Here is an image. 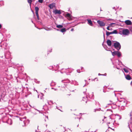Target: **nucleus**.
<instances>
[{
    "label": "nucleus",
    "instance_id": "39448f33",
    "mask_svg": "<svg viewBox=\"0 0 132 132\" xmlns=\"http://www.w3.org/2000/svg\"><path fill=\"white\" fill-rule=\"evenodd\" d=\"M53 12L54 14H60L61 13V11L60 10H58L57 9L53 11Z\"/></svg>",
    "mask_w": 132,
    "mask_h": 132
},
{
    "label": "nucleus",
    "instance_id": "0eeeda50",
    "mask_svg": "<svg viewBox=\"0 0 132 132\" xmlns=\"http://www.w3.org/2000/svg\"><path fill=\"white\" fill-rule=\"evenodd\" d=\"M125 22L126 24L127 25H130L131 24V21L130 20H126Z\"/></svg>",
    "mask_w": 132,
    "mask_h": 132
},
{
    "label": "nucleus",
    "instance_id": "aec40b11",
    "mask_svg": "<svg viewBox=\"0 0 132 132\" xmlns=\"http://www.w3.org/2000/svg\"><path fill=\"white\" fill-rule=\"evenodd\" d=\"M94 95L93 93L89 96V97L90 98H93L94 97Z\"/></svg>",
    "mask_w": 132,
    "mask_h": 132
},
{
    "label": "nucleus",
    "instance_id": "1a4fd4ad",
    "mask_svg": "<svg viewBox=\"0 0 132 132\" xmlns=\"http://www.w3.org/2000/svg\"><path fill=\"white\" fill-rule=\"evenodd\" d=\"M107 43L109 46H110L111 45L112 43L111 41L109 40H108L107 41Z\"/></svg>",
    "mask_w": 132,
    "mask_h": 132
},
{
    "label": "nucleus",
    "instance_id": "bb28decb",
    "mask_svg": "<svg viewBox=\"0 0 132 132\" xmlns=\"http://www.w3.org/2000/svg\"><path fill=\"white\" fill-rule=\"evenodd\" d=\"M124 71L126 73H128V71L127 69L125 68L123 69Z\"/></svg>",
    "mask_w": 132,
    "mask_h": 132
},
{
    "label": "nucleus",
    "instance_id": "864d4df0",
    "mask_svg": "<svg viewBox=\"0 0 132 132\" xmlns=\"http://www.w3.org/2000/svg\"><path fill=\"white\" fill-rule=\"evenodd\" d=\"M39 95H38V98H39Z\"/></svg>",
    "mask_w": 132,
    "mask_h": 132
},
{
    "label": "nucleus",
    "instance_id": "bf43d9fd",
    "mask_svg": "<svg viewBox=\"0 0 132 132\" xmlns=\"http://www.w3.org/2000/svg\"><path fill=\"white\" fill-rule=\"evenodd\" d=\"M90 80V79H89V80Z\"/></svg>",
    "mask_w": 132,
    "mask_h": 132
},
{
    "label": "nucleus",
    "instance_id": "dca6fc26",
    "mask_svg": "<svg viewBox=\"0 0 132 132\" xmlns=\"http://www.w3.org/2000/svg\"><path fill=\"white\" fill-rule=\"evenodd\" d=\"M47 102L48 104L49 105H51L52 104H53V102L51 101H47Z\"/></svg>",
    "mask_w": 132,
    "mask_h": 132
},
{
    "label": "nucleus",
    "instance_id": "412c9836",
    "mask_svg": "<svg viewBox=\"0 0 132 132\" xmlns=\"http://www.w3.org/2000/svg\"><path fill=\"white\" fill-rule=\"evenodd\" d=\"M121 53L118 51L117 55V56L118 57H119L121 56Z\"/></svg>",
    "mask_w": 132,
    "mask_h": 132
},
{
    "label": "nucleus",
    "instance_id": "8fccbe9b",
    "mask_svg": "<svg viewBox=\"0 0 132 132\" xmlns=\"http://www.w3.org/2000/svg\"><path fill=\"white\" fill-rule=\"evenodd\" d=\"M46 117L47 118V119L48 118V117L47 116Z\"/></svg>",
    "mask_w": 132,
    "mask_h": 132
},
{
    "label": "nucleus",
    "instance_id": "37998d69",
    "mask_svg": "<svg viewBox=\"0 0 132 132\" xmlns=\"http://www.w3.org/2000/svg\"><path fill=\"white\" fill-rule=\"evenodd\" d=\"M56 30L57 31H59V29H56Z\"/></svg>",
    "mask_w": 132,
    "mask_h": 132
},
{
    "label": "nucleus",
    "instance_id": "de8ad7c7",
    "mask_svg": "<svg viewBox=\"0 0 132 132\" xmlns=\"http://www.w3.org/2000/svg\"><path fill=\"white\" fill-rule=\"evenodd\" d=\"M86 85V84H85V85L83 86V87H84V86H85Z\"/></svg>",
    "mask_w": 132,
    "mask_h": 132
},
{
    "label": "nucleus",
    "instance_id": "4d7b16f0",
    "mask_svg": "<svg viewBox=\"0 0 132 132\" xmlns=\"http://www.w3.org/2000/svg\"><path fill=\"white\" fill-rule=\"evenodd\" d=\"M46 105V104H45V105Z\"/></svg>",
    "mask_w": 132,
    "mask_h": 132
},
{
    "label": "nucleus",
    "instance_id": "2eb2a0df",
    "mask_svg": "<svg viewBox=\"0 0 132 132\" xmlns=\"http://www.w3.org/2000/svg\"><path fill=\"white\" fill-rule=\"evenodd\" d=\"M106 35L107 36H109L111 34H112V32H110L108 31H106Z\"/></svg>",
    "mask_w": 132,
    "mask_h": 132
},
{
    "label": "nucleus",
    "instance_id": "2f4dec72",
    "mask_svg": "<svg viewBox=\"0 0 132 132\" xmlns=\"http://www.w3.org/2000/svg\"><path fill=\"white\" fill-rule=\"evenodd\" d=\"M40 98L41 100H43V101L44 102V101L43 100V98H44V97H43V96H42Z\"/></svg>",
    "mask_w": 132,
    "mask_h": 132
},
{
    "label": "nucleus",
    "instance_id": "4c0bfd02",
    "mask_svg": "<svg viewBox=\"0 0 132 132\" xmlns=\"http://www.w3.org/2000/svg\"><path fill=\"white\" fill-rule=\"evenodd\" d=\"M3 2L2 1H0V4H1V3H2Z\"/></svg>",
    "mask_w": 132,
    "mask_h": 132
},
{
    "label": "nucleus",
    "instance_id": "ea45409f",
    "mask_svg": "<svg viewBox=\"0 0 132 132\" xmlns=\"http://www.w3.org/2000/svg\"><path fill=\"white\" fill-rule=\"evenodd\" d=\"M110 101L111 102V103H110V104L112 103V102L111 101Z\"/></svg>",
    "mask_w": 132,
    "mask_h": 132
},
{
    "label": "nucleus",
    "instance_id": "c85d7f7f",
    "mask_svg": "<svg viewBox=\"0 0 132 132\" xmlns=\"http://www.w3.org/2000/svg\"><path fill=\"white\" fill-rule=\"evenodd\" d=\"M107 29H108V30H112V28H110V27H109V26H108L107 27Z\"/></svg>",
    "mask_w": 132,
    "mask_h": 132
},
{
    "label": "nucleus",
    "instance_id": "5fc2aeb1",
    "mask_svg": "<svg viewBox=\"0 0 132 132\" xmlns=\"http://www.w3.org/2000/svg\"><path fill=\"white\" fill-rule=\"evenodd\" d=\"M84 93H85V92H84Z\"/></svg>",
    "mask_w": 132,
    "mask_h": 132
},
{
    "label": "nucleus",
    "instance_id": "f704fd0d",
    "mask_svg": "<svg viewBox=\"0 0 132 132\" xmlns=\"http://www.w3.org/2000/svg\"><path fill=\"white\" fill-rule=\"evenodd\" d=\"M98 75H103V74H101L100 73H99L98 74Z\"/></svg>",
    "mask_w": 132,
    "mask_h": 132
},
{
    "label": "nucleus",
    "instance_id": "423d86ee",
    "mask_svg": "<svg viewBox=\"0 0 132 132\" xmlns=\"http://www.w3.org/2000/svg\"><path fill=\"white\" fill-rule=\"evenodd\" d=\"M108 120H109L110 122H108L109 124L111 123H113V122L115 121L114 120V119H112L111 118V117H108Z\"/></svg>",
    "mask_w": 132,
    "mask_h": 132
},
{
    "label": "nucleus",
    "instance_id": "72a5a7b5",
    "mask_svg": "<svg viewBox=\"0 0 132 132\" xmlns=\"http://www.w3.org/2000/svg\"><path fill=\"white\" fill-rule=\"evenodd\" d=\"M73 30H74V29H73V28H72V29H71V31H73Z\"/></svg>",
    "mask_w": 132,
    "mask_h": 132
},
{
    "label": "nucleus",
    "instance_id": "79ce46f5",
    "mask_svg": "<svg viewBox=\"0 0 132 132\" xmlns=\"http://www.w3.org/2000/svg\"><path fill=\"white\" fill-rule=\"evenodd\" d=\"M130 84L132 86V81L131 82Z\"/></svg>",
    "mask_w": 132,
    "mask_h": 132
},
{
    "label": "nucleus",
    "instance_id": "20e7f679",
    "mask_svg": "<svg viewBox=\"0 0 132 132\" xmlns=\"http://www.w3.org/2000/svg\"><path fill=\"white\" fill-rule=\"evenodd\" d=\"M48 7L51 9H53L54 8H55L56 4L54 3H52L49 4Z\"/></svg>",
    "mask_w": 132,
    "mask_h": 132
},
{
    "label": "nucleus",
    "instance_id": "a18cd8bd",
    "mask_svg": "<svg viewBox=\"0 0 132 132\" xmlns=\"http://www.w3.org/2000/svg\"><path fill=\"white\" fill-rule=\"evenodd\" d=\"M105 50L107 51H108V50L106 48Z\"/></svg>",
    "mask_w": 132,
    "mask_h": 132
},
{
    "label": "nucleus",
    "instance_id": "603ef678",
    "mask_svg": "<svg viewBox=\"0 0 132 132\" xmlns=\"http://www.w3.org/2000/svg\"><path fill=\"white\" fill-rule=\"evenodd\" d=\"M129 69V70H131V71H132L131 70V69Z\"/></svg>",
    "mask_w": 132,
    "mask_h": 132
},
{
    "label": "nucleus",
    "instance_id": "9b49d317",
    "mask_svg": "<svg viewBox=\"0 0 132 132\" xmlns=\"http://www.w3.org/2000/svg\"><path fill=\"white\" fill-rule=\"evenodd\" d=\"M111 51V53L112 54V55L113 56H114L115 55H117V53L118 52V51H115L113 52H112L111 51Z\"/></svg>",
    "mask_w": 132,
    "mask_h": 132
},
{
    "label": "nucleus",
    "instance_id": "4be33fe9",
    "mask_svg": "<svg viewBox=\"0 0 132 132\" xmlns=\"http://www.w3.org/2000/svg\"><path fill=\"white\" fill-rule=\"evenodd\" d=\"M112 34H117V32L116 30H114L112 32Z\"/></svg>",
    "mask_w": 132,
    "mask_h": 132
},
{
    "label": "nucleus",
    "instance_id": "9d476101",
    "mask_svg": "<svg viewBox=\"0 0 132 132\" xmlns=\"http://www.w3.org/2000/svg\"><path fill=\"white\" fill-rule=\"evenodd\" d=\"M87 20L88 22V24H89L90 26H92L93 25V23L91 20L89 19H87Z\"/></svg>",
    "mask_w": 132,
    "mask_h": 132
},
{
    "label": "nucleus",
    "instance_id": "a211bd4d",
    "mask_svg": "<svg viewBox=\"0 0 132 132\" xmlns=\"http://www.w3.org/2000/svg\"><path fill=\"white\" fill-rule=\"evenodd\" d=\"M60 31L62 32H63L66 31V30L65 28L62 29L60 30Z\"/></svg>",
    "mask_w": 132,
    "mask_h": 132
},
{
    "label": "nucleus",
    "instance_id": "3c124183",
    "mask_svg": "<svg viewBox=\"0 0 132 132\" xmlns=\"http://www.w3.org/2000/svg\"><path fill=\"white\" fill-rule=\"evenodd\" d=\"M100 105V104L98 102H97Z\"/></svg>",
    "mask_w": 132,
    "mask_h": 132
},
{
    "label": "nucleus",
    "instance_id": "6e6552de",
    "mask_svg": "<svg viewBox=\"0 0 132 132\" xmlns=\"http://www.w3.org/2000/svg\"><path fill=\"white\" fill-rule=\"evenodd\" d=\"M66 17L68 18V19L69 20H71V15L69 13H67L66 15Z\"/></svg>",
    "mask_w": 132,
    "mask_h": 132
},
{
    "label": "nucleus",
    "instance_id": "c756f323",
    "mask_svg": "<svg viewBox=\"0 0 132 132\" xmlns=\"http://www.w3.org/2000/svg\"><path fill=\"white\" fill-rule=\"evenodd\" d=\"M101 109V108H100L98 109H95L94 110V112H96V111H100Z\"/></svg>",
    "mask_w": 132,
    "mask_h": 132
},
{
    "label": "nucleus",
    "instance_id": "cd10ccee",
    "mask_svg": "<svg viewBox=\"0 0 132 132\" xmlns=\"http://www.w3.org/2000/svg\"><path fill=\"white\" fill-rule=\"evenodd\" d=\"M87 96L86 97H83V101H85V100H86V99H87Z\"/></svg>",
    "mask_w": 132,
    "mask_h": 132
},
{
    "label": "nucleus",
    "instance_id": "a19ab883",
    "mask_svg": "<svg viewBox=\"0 0 132 132\" xmlns=\"http://www.w3.org/2000/svg\"><path fill=\"white\" fill-rule=\"evenodd\" d=\"M115 7H114L113 8V9H115Z\"/></svg>",
    "mask_w": 132,
    "mask_h": 132
},
{
    "label": "nucleus",
    "instance_id": "7ed1b4c3",
    "mask_svg": "<svg viewBox=\"0 0 132 132\" xmlns=\"http://www.w3.org/2000/svg\"><path fill=\"white\" fill-rule=\"evenodd\" d=\"M122 33L123 35H127L129 34V31L127 29H124L122 30Z\"/></svg>",
    "mask_w": 132,
    "mask_h": 132
},
{
    "label": "nucleus",
    "instance_id": "473e14b6",
    "mask_svg": "<svg viewBox=\"0 0 132 132\" xmlns=\"http://www.w3.org/2000/svg\"><path fill=\"white\" fill-rule=\"evenodd\" d=\"M64 85L65 86H63V85H62V87H66L67 86V84H64Z\"/></svg>",
    "mask_w": 132,
    "mask_h": 132
},
{
    "label": "nucleus",
    "instance_id": "6e6d98bb",
    "mask_svg": "<svg viewBox=\"0 0 132 132\" xmlns=\"http://www.w3.org/2000/svg\"><path fill=\"white\" fill-rule=\"evenodd\" d=\"M85 82L86 81V80H85Z\"/></svg>",
    "mask_w": 132,
    "mask_h": 132
},
{
    "label": "nucleus",
    "instance_id": "c03bdc74",
    "mask_svg": "<svg viewBox=\"0 0 132 132\" xmlns=\"http://www.w3.org/2000/svg\"><path fill=\"white\" fill-rule=\"evenodd\" d=\"M78 70H77V72H79H79H78Z\"/></svg>",
    "mask_w": 132,
    "mask_h": 132
},
{
    "label": "nucleus",
    "instance_id": "4468645a",
    "mask_svg": "<svg viewBox=\"0 0 132 132\" xmlns=\"http://www.w3.org/2000/svg\"><path fill=\"white\" fill-rule=\"evenodd\" d=\"M56 27L58 28H61L63 27V26L61 24L60 25H56Z\"/></svg>",
    "mask_w": 132,
    "mask_h": 132
},
{
    "label": "nucleus",
    "instance_id": "f3484780",
    "mask_svg": "<svg viewBox=\"0 0 132 132\" xmlns=\"http://www.w3.org/2000/svg\"><path fill=\"white\" fill-rule=\"evenodd\" d=\"M35 10L36 13L38 12L39 10V8L38 7H35Z\"/></svg>",
    "mask_w": 132,
    "mask_h": 132
},
{
    "label": "nucleus",
    "instance_id": "6ab92c4d",
    "mask_svg": "<svg viewBox=\"0 0 132 132\" xmlns=\"http://www.w3.org/2000/svg\"><path fill=\"white\" fill-rule=\"evenodd\" d=\"M26 117H25L23 118H20V119L21 121H24V120L26 119Z\"/></svg>",
    "mask_w": 132,
    "mask_h": 132
},
{
    "label": "nucleus",
    "instance_id": "f257e3e1",
    "mask_svg": "<svg viewBox=\"0 0 132 132\" xmlns=\"http://www.w3.org/2000/svg\"><path fill=\"white\" fill-rule=\"evenodd\" d=\"M114 46L117 50H119L121 48V45L119 43L116 42L114 43Z\"/></svg>",
    "mask_w": 132,
    "mask_h": 132
},
{
    "label": "nucleus",
    "instance_id": "c9c22d12",
    "mask_svg": "<svg viewBox=\"0 0 132 132\" xmlns=\"http://www.w3.org/2000/svg\"><path fill=\"white\" fill-rule=\"evenodd\" d=\"M41 94L42 95V96H44V94L42 93H41Z\"/></svg>",
    "mask_w": 132,
    "mask_h": 132
},
{
    "label": "nucleus",
    "instance_id": "e433bc0d",
    "mask_svg": "<svg viewBox=\"0 0 132 132\" xmlns=\"http://www.w3.org/2000/svg\"><path fill=\"white\" fill-rule=\"evenodd\" d=\"M103 75L106 76V73H105V74H104V75Z\"/></svg>",
    "mask_w": 132,
    "mask_h": 132
},
{
    "label": "nucleus",
    "instance_id": "7c9ffc66",
    "mask_svg": "<svg viewBox=\"0 0 132 132\" xmlns=\"http://www.w3.org/2000/svg\"><path fill=\"white\" fill-rule=\"evenodd\" d=\"M38 2L40 3H42L43 2V0H38Z\"/></svg>",
    "mask_w": 132,
    "mask_h": 132
},
{
    "label": "nucleus",
    "instance_id": "a878e982",
    "mask_svg": "<svg viewBox=\"0 0 132 132\" xmlns=\"http://www.w3.org/2000/svg\"><path fill=\"white\" fill-rule=\"evenodd\" d=\"M130 119L132 120V111L130 113Z\"/></svg>",
    "mask_w": 132,
    "mask_h": 132
},
{
    "label": "nucleus",
    "instance_id": "58836bf2",
    "mask_svg": "<svg viewBox=\"0 0 132 132\" xmlns=\"http://www.w3.org/2000/svg\"><path fill=\"white\" fill-rule=\"evenodd\" d=\"M2 27V26L1 24H0V29Z\"/></svg>",
    "mask_w": 132,
    "mask_h": 132
},
{
    "label": "nucleus",
    "instance_id": "ddd939ff",
    "mask_svg": "<svg viewBox=\"0 0 132 132\" xmlns=\"http://www.w3.org/2000/svg\"><path fill=\"white\" fill-rule=\"evenodd\" d=\"M126 79L128 80H130L131 79V78L130 76L128 75H126Z\"/></svg>",
    "mask_w": 132,
    "mask_h": 132
},
{
    "label": "nucleus",
    "instance_id": "09e8293b",
    "mask_svg": "<svg viewBox=\"0 0 132 132\" xmlns=\"http://www.w3.org/2000/svg\"><path fill=\"white\" fill-rule=\"evenodd\" d=\"M111 20L110 19H108V20Z\"/></svg>",
    "mask_w": 132,
    "mask_h": 132
},
{
    "label": "nucleus",
    "instance_id": "393cba45",
    "mask_svg": "<svg viewBox=\"0 0 132 132\" xmlns=\"http://www.w3.org/2000/svg\"><path fill=\"white\" fill-rule=\"evenodd\" d=\"M28 2L30 4V5L32 2V0H28Z\"/></svg>",
    "mask_w": 132,
    "mask_h": 132
},
{
    "label": "nucleus",
    "instance_id": "13d9d810",
    "mask_svg": "<svg viewBox=\"0 0 132 132\" xmlns=\"http://www.w3.org/2000/svg\"><path fill=\"white\" fill-rule=\"evenodd\" d=\"M12 124V123H11L10 124Z\"/></svg>",
    "mask_w": 132,
    "mask_h": 132
},
{
    "label": "nucleus",
    "instance_id": "b1692460",
    "mask_svg": "<svg viewBox=\"0 0 132 132\" xmlns=\"http://www.w3.org/2000/svg\"><path fill=\"white\" fill-rule=\"evenodd\" d=\"M115 23H111L110 24H109V25L108 26L109 27H113V26H112V25L113 24H115Z\"/></svg>",
    "mask_w": 132,
    "mask_h": 132
},
{
    "label": "nucleus",
    "instance_id": "f03ea898",
    "mask_svg": "<svg viewBox=\"0 0 132 132\" xmlns=\"http://www.w3.org/2000/svg\"><path fill=\"white\" fill-rule=\"evenodd\" d=\"M97 22L100 25V27H104L105 25V23L102 21L100 20L97 21Z\"/></svg>",
    "mask_w": 132,
    "mask_h": 132
},
{
    "label": "nucleus",
    "instance_id": "f8f14e48",
    "mask_svg": "<svg viewBox=\"0 0 132 132\" xmlns=\"http://www.w3.org/2000/svg\"><path fill=\"white\" fill-rule=\"evenodd\" d=\"M62 82L63 83H69V81L68 79L64 80L62 81Z\"/></svg>",
    "mask_w": 132,
    "mask_h": 132
},
{
    "label": "nucleus",
    "instance_id": "5701e85b",
    "mask_svg": "<svg viewBox=\"0 0 132 132\" xmlns=\"http://www.w3.org/2000/svg\"><path fill=\"white\" fill-rule=\"evenodd\" d=\"M36 16H37V17L38 19V20H39V15H38V12H36Z\"/></svg>",
    "mask_w": 132,
    "mask_h": 132
},
{
    "label": "nucleus",
    "instance_id": "052dcab7",
    "mask_svg": "<svg viewBox=\"0 0 132 132\" xmlns=\"http://www.w3.org/2000/svg\"><path fill=\"white\" fill-rule=\"evenodd\" d=\"M37 110L39 111L38 110Z\"/></svg>",
    "mask_w": 132,
    "mask_h": 132
},
{
    "label": "nucleus",
    "instance_id": "49530a36",
    "mask_svg": "<svg viewBox=\"0 0 132 132\" xmlns=\"http://www.w3.org/2000/svg\"><path fill=\"white\" fill-rule=\"evenodd\" d=\"M11 119L9 120V121H11Z\"/></svg>",
    "mask_w": 132,
    "mask_h": 132
}]
</instances>
